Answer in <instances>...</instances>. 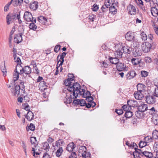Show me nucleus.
Listing matches in <instances>:
<instances>
[{"mask_svg":"<svg viewBox=\"0 0 158 158\" xmlns=\"http://www.w3.org/2000/svg\"><path fill=\"white\" fill-rule=\"evenodd\" d=\"M50 147L49 144L47 142H45L43 143V148L46 151H49Z\"/></svg>","mask_w":158,"mask_h":158,"instance_id":"79ce46f5","label":"nucleus"},{"mask_svg":"<svg viewBox=\"0 0 158 158\" xmlns=\"http://www.w3.org/2000/svg\"><path fill=\"white\" fill-rule=\"evenodd\" d=\"M145 99L146 102L149 104H153L156 101V98L154 96L150 95L146 96Z\"/></svg>","mask_w":158,"mask_h":158,"instance_id":"1a4fd4ad","label":"nucleus"},{"mask_svg":"<svg viewBox=\"0 0 158 158\" xmlns=\"http://www.w3.org/2000/svg\"><path fill=\"white\" fill-rule=\"evenodd\" d=\"M78 155L83 158H90L91 154L86 152V148L84 146H81L78 150Z\"/></svg>","mask_w":158,"mask_h":158,"instance_id":"20e7f679","label":"nucleus"},{"mask_svg":"<svg viewBox=\"0 0 158 158\" xmlns=\"http://www.w3.org/2000/svg\"><path fill=\"white\" fill-rule=\"evenodd\" d=\"M135 151L133 152V156L134 158H139L142 156L141 152L142 150L141 149L135 148Z\"/></svg>","mask_w":158,"mask_h":158,"instance_id":"dca6fc26","label":"nucleus"},{"mask_svg":"<svg viewBox=\"0 0 158 158\" xmlns=\"http://www.w3.org/2000/svg\"><path fill=\"white\" fill-rule=\"evenodd\" d=\"M134 95L135 98L137 100H141L144 97L143 92L138 91L134 93Z\"/></svg>","mask_w":158,"mask_h":158,"instance_id":"f3484780","label":"nucleus"},{"mask_svg":"<svg viewBox=\"0 0 158 158\" xmlns=\"http://www.w3.org/2000/svg\"><path fill=\"white\" fill-rule=\"evenodd\" d=\"M118 2L116 1L115 2V3L113 4V6H111L110 7H109L110 12L113 15L116 14L117 12V8L118 6Z\"/></svg>","mask_w":158,"mask_h":158,"instance_id":"9d476101","label":"nucleus"},{"mask_svg":"<svg viewBox=\"0 0 158 158\" xmlns=\"http://www.w3.org/2000/svg\"><path fill=\"white\" fill-rule=\"evenodd\" d=\"M127 105L131 108V107H135L137 106V102L135 101L132 100H128L127 102Z\"/></svg>","mask_w":158,"mask_h":158,"instance_id":"c756f323","label":"nucleus"},{"mask_svg":"<svg viewBox=\"0 0 158 158\" xmlns=\"http://www.w3.org/2000/svg\"><path fill=\"white\" fill-rule=\"evenodd\" d=\"M136 75V73L134 71H130L126 74V77L127 79L130 80L133 78Z\"/></svg>","mask_w":158,"mask_h":158,"instance_id":"2eb2a0df","label":"nucleus"},{"mask_svg":"<svg viewBox=\"0 0 158 158\" xmlns=\"http://www.w3.org/2000/svg\"><path fill=\"white\" fill-rule=\"evenodd\" d=\"M141 155H142V156H145L148 158L151 157L152 156V154L151 152L147 151H144L143 152L142 151V152H141Z\"/></svg>","mask_w":158,"mask_h":158,"instance_id":"c9c22d12","label":"nucleus"},{"mask_svg":"<svg viewBox=\"0 0 158 158\" xmlns=\"http://www.w3.org/2000/svg\"><path fill=\"white\" fill-rule=\"evenodd\" d=\"M158 5L157 3L154 4L151 8V12L153 16L156 17L158 15V10L157 7Z\"/></svg>","mask_w":158,"mask_h":158,"instance_id":"9b49d317","label":"nucleus"},{"mask_svg":"<svg viewBox=\"0 0 158 158\" xmlns=\"http://www.w3.org/2000/svg\"><path fill=\"white\" fill-rule=\"evenodd\" d=\"M30 141L32 145L34 147H35L38 144V142L35 137H31L30 138Z\"/></svg>","mask_w":158,"mask_h":158,"instance_id":"7c9ffc66","label":"nucleus"},{"mask_svg":"<svg viewBox=\"0 0 158 158\" xmlns=\"http://www.w3.org/2000/svg\"><path fill=\"white\" fill-rule=\"evenodd\" d=\"M93 98L91 96H90L86 98V100L87 102H88V103L91 102L92 101H93Z\"/></svg>","mask_w":158,"mask_h":158,"instance_id":"e2e57ef3","label":"nucleus"},{"mask_svg":"<svg viewBox=\"0 0 158 158\" xmlns=\"http://www.w3.org/2000/svg\"><path fill=\"white\" fill-rule=\"evenodd\" d=\"M23 1V0H13V4L15 6L21 5Z\"/></svg>","mask_w":158,"mask_h":158,"instance_id":"58836bf2","label":"nucleus"},{"mask_svg":"<svg viewBox=\"0 0 158 158\" xmlns=\"http://www.w3.org/2000/svg\"><path fill=\"white\" fill-rule=\"evenodd\" d=\"M121 48L123 52L126 54H130L132 50L131 48L127 46H121Z\"/></svg>","mask_w":158,"mask_h":158,"instance_id":"aec40b11","label":"nucleus"},{"mask_svg":"<svg viewBox=\"0 0 158 158\" xmlns=\"http://www.w3.org/2000/svg\"><path fill=\"white\" fill-rule=\"evenodd\" d=\"M152 138L156 139L158 138V131L156 130L154 131L152 134Z\"/></svg>","mask_w":158,"mask_h":158,"instance_id":"de8ad7c7","label":"nucleus"},{"mask_svg":"<svg viewBox=\"0 0 158 158\" xmlns=\"http://www.w3.org/2000/svg\"><path fill=\"white\" fill-rule=\"evenodd\" d=\"M17 19L18 20L19 23L21 24L22 23V21L20 19V12H17Z\"/></svg>","mask_w":158,"mask_h":158,"instance_id":"338daca9","label":"nucleus"},{"mask_svg":"<svg viewBox=\"0 0 158 158\" xmlns=\"http://www.w3.org/2000/svg\"><path fill=\"white\" fill-rule=\"evenodd\" d=\"M153 123L155 125H158V116L154 117L152 119Z\"/></svg>","mask_w":158,"mask_h":158,"instance_id":"4d7b16f0","label":"nucleus"},{"mask_svg":"<svg viewBox=\"0 0 158 158\" xmlns=\"http://www.w3.org/2000/svg\"><path fill=\"white\" fill-rule=\"evenodd\" d=\"M128 13L131 15H135L136 14V10L135 6L132 5H129L127 7Z\"/></svg>","mask_w":158,"mask_h":158,"instance_id":"f8f14e48","label":"nucleus"},{"mask_svg":"<svg viewBox=\"0 0 158 158\" xmlns=\"http://www.w3.org/2000/svg\"><path fill=\"white\" fill-rule=\"evenodd\" d=\"M152 47L151 43L148 42L143 43L141 46L142 50L145 53L149 52L151 49Z\"/></svg>","mask_w":158,"mask_h":158,"instance_id":"423d86ee","label":"nucleus"},{"mask_svg":"<svg viewBox=\"0 0 158 158\" xmlns=\"http://www.w3.org/2000/svg\"><path fill=\"white\" fill-rule=\"evenodd\" d=\"M13 0H11V1L8 2L4 7V11H7L9 9L10 6L12 3Z\"/></svg>","mask_w":158,"mask_h":158,"instance_id":"8fccbe9b","label":"nucleus"},{"mask_svg":"<svg viewBox=\"0 0 158 158\" xmlns=\"http://www.w3.org/2000/svg\"><path fill=\"white\" fill-rule=\"evenodd\" d=\"M125 38L126 40L129 41L133 40L135 38L134 34L133 33L129 32L126 34Z\"/></svg>","mask_w":158,"mask_h":158,"instance_id":"a211bd4d","label":"nucleus"},{"mask_svg":"<svg viewBox=\"0 0 158 158\" xmlns=\"http://www.w3.org/2000/svg\"><path fill=\"white\" fill-rule=\"evenodd\" d=\"M75 147L73 142L69 144L66 147V150L69 152H72Z\"/></svg>","mask_w":158,"mask_h":158,"instance_id":"2f4dec72","label":"nucleus"},{"mask_svg":"<svg viewBox=\"0 0 158 158\" xmlns=\"http://www.w3.org/2000/svg\"><path fill=\"white\" fill-rule=\"evenodd\" d=\"M147 144L144 141H141L139 143V146L140 148H142L146 146Z\"/></svg>","mask_w":158,"mask_h":158,"instance_id":"5fc2aeb1","label":"nucleus"},{"mask_svg":"<svg viewBox=\"0 0 158 158\" xmlns=\"http://www.w3.org/2000/svg\"><path fill=\"white\" fill-rule=\"evenodd\" d=\"M138 109L143 112L148 110V105L146 104L142 103L138 107Z\"/></svg>","mask_w":158,"mask_h":158,"instance_id":"5701e85b","label":"nucleus"},{"mask_svg":"<svg viewBox=\"0 0 158 158\" xmlns=\"http://www.w3.org/2000/svg\"><path fill=\"white\" fill-rule=\"evenodd\" d=\"M23 18L27 22H36V19L32 17L31 13L27 11L25 12Z\"/></svg>","mask_w":158,"mask_h":158,"instance_id":"39448f33","label":"nucleus"},{"mask_svg":"<svg viewBox=\"0 0 158 158\" xmlns=\"http://www.w3.org/2000/svg\"><path fill=\"white\" fill-rule=\"evenodd\" d=\"M47 84L45 81H41L39 84V86L40 88L47 87Z\"/></svg>","mask_w":158,"mask_h":158,"instance_id":"6e6d98bb","label":"nucleus"},{"mask_svg":"<svg viewBox=\"0 0 158 158\" xmlns=\"http://www.w3.org/2000/svg\"><path fill=\"white\" fill-rule=\"evenodd\" d=\"M38 21L44 25H49L51 24L49 19L44 16L41 15L38 18Z\"/></svg>","mask_w":158,"mask_h":158,"instance_id":"0eeeda50","label":"nucleus"},{"mask_svg":"<svg viewBox=\"0 0 158 158\" xmlns=\"http://www.w3.org/2000/svg\"><path fill=\"white\" fill-rule=\"evenodd\" d=\"M136 3L139 5L143 11H145V7L143 5V2L142 0H136Z\"/></svg>","mask_w":158,"mask_h":158,"instance_id":"473e14b6","label":"nucleus"},{"mask_svg":"<svg viewBox=\"0 0 158 158\" xmlns=\"http://www.w3.org/2000/svg\"><path fill=\"white\" fill-rule=\"evenodd\" d=\"M137 91L143 93L145 90V86L142 84H138L137 85Z\"/></svg>","mask_w":158,"mask_h":158,"instance_id":"bb28decb","label":"nucleus"},{"mask_svg":"<svg viewBox=\"0 0 158 158\" xmlns=\"http://www.w3.org/2000/svg\"><path fill=\"white\" fill-rule=\"evenodd\" d=\"M98 9V6L96 4H94L93 6L92 10L93 11H97Z\"/></svg>","mask_w":158,"mask_h":158,"instance_id":"680f3d73","label":"nucleus"},{"mask_svg":"<svg viewBox=\"0 0 158 158\" xmlns=\"http://www.w3.org/2000/svg\"><path fill=\"white\" fill-rule=\"evenodd\" d=\"M66 55V53L64 52H63L61 55H58L57 57V60H58V59L59 57H60V59L58 61V63H59L60 62V64H59V66H61L63 64L64 62V58L65 57Z\"/></svg>","mask_w":158,"mask_h":158,"instance_id":"4468645a","label":"nucleus"},{"mask_svg":"<svg viewBox=\"0 0 158 158\" xmlns=\"http://www.w3.org/2000/svg\"><path fill=\"white\" fill-rule=\"evenodd\" d=\"M131 62L133 65H137L140 63L141 60L137 58H133L131 60Z\"/></svg>","mask_w":158,"mask_h":158,"instance_id":"72a5a7b5","label":"nucleus"},{"mask_svg":"<svg viewBox=\"0 0 158 158\" xmlns=\"http://www.w3.org/2000/svg\"><path fill=\"white\" fill-rule=\"evenodd\" d=\"M20 90V86L18 85H15L14 88H11V92L14 93L15 95H16V94H19Z\"/></svg>","mask_w":158,"mask_h":158,"instance_id":"6ab92c4d","label":"nucleus"},{"mask_svg":"<svg viewBox=\"0 0 158 158\" xmlns=\"http://www.w3.org/2000/svg\"><path fill=\"white\" fill-rule=\"evenodd\" d=\"M17 13L15 14H8L6 17V23L9 25L11 23L13 22L17 19Z\"/></svg>","mask_w":158,"mask_h":158,"instance_id":"6e6552de","label":"nucleus"},{"mask_svg":"<svg viewBox=\"0 0 158 158\" xmlns=\"http://www.w3.org/2000/svg\"><path fill=\"white\" fill-rule=\"evenodd\" d=\"M141 75L143 77H147L148 74V73L145 71H141Z\"/></svg>","mask_w":158,"mask_h":158,"instance_id":"13d9d810","label":"nucleus"},{"mask_svg":"<svg viewBox=\"0 0 158 158\" xmlns=\"http://www.w3.org/2000/svg\"><path fill=\"white\" fill-rule=\"evenodd\" d=\"M122 108L123 110L124 111H125L126 112L130 110L131 109L129 106H128V105L127 106V105H124L123 106Z\"/></svg>","mask_w":158,"mask_h":158,"instance_id":"603ef678","label":"nucleus"},{"mask_svg":"<svg viewBox=\"0 0 158 158\" xmlns=\"http://www.w3.org/2000/svg\"><path fill=\"white\" fill-rule=\"evenodd\" d=\"M96 103L92 101L91 102L89 103H87L86 105V107L88 108H90L91 107H94L96 105Z\"/></svg>","mask_w":158,"mask_h":158,"instance_id":"3c124183","label":"nucleus"},{"mask_svg":"<svg viewBox=\"0 0 158 158\" xmlns=\"http://www.w3.org/2000/svg\"><path fill=\"white\" fill-rule=\"evenodd\" d=\"M60 48V46L59 45H57L55 46L54 49V51L57 53L58 52Z\"/></svg>","mask_w":158,"mask_h":158,"instance_id":"69168bd1","label":"nucleus"},{"mask_svg":"<svg viewBox=\"0 0 158 158\" xmlns=\"http://www.w3.org/2000/svg\"><path fill=\"white\" fill-rule=\"evenodd\" d=\"M68 92L62 93L63 96V101L64 103L66 105L70 104L72 101V99H75L74 97H73L72 93Z\"/></svg>","mask_w":158,"mask_h":158,"instance_id":"f03ea898","label":"nucleus"},{"mask_svg":"<svg viewBox=\"0 0 158 158\" xmlns=\"http://www.w3.org/2000/svg\"><path fill=\"white\" fill-rule=\"evenodd\" d=\"M18 71V69L16 70V69L14 71L15 73L14 74L13 77V80L14 81L17 80L19 78V75L20 74Z\"/></svg>","mask_w":158,"mask_h":158,"instance_id":"f704fd0d","label":"nucleus"},{"mask_svg":"<svg viewBox=\"0 0 158 158\" xmlns=\"http://www.w3.org/2000/svg\"><path fill=\"white\" fill-rule=\"evenodd\" d=\"M34 115L33 113L31 111L28 112L25 117L29 121H31L34 118Z\"/></svg>","mask_w":158,"mask_h":158,"instance_id":"c85d7f7f","label":"nucleus"},{"mask_svg":"<svg viewBox=\"0 0 158 158\" xmlns=\"http://www.w3.org/2000/svg\"><path fill=\"white\" fill-rule=\"evenodd\" d=\"M82 91H81V93L78 95H82L83 98H86L91 96V94L90 92L88 91H85L84 89H82Z\"/></svg>","mask_w":158,"mask_h":158,"instance_id":"412c9836","label":"nucleus"},{"mask_svg":"<svg viewBox=\"0 0 158 158\" xmlns=\"http://www.w3.org/2000/svg\"><path fill=\"white\" fill-rule=\"evenodd\" d=\"M117 70L119 71L126 70V64L123 63L119 62L116 65Z\"/></svg>","mask_w":158,"mask_h":158,"instance_id":"ddd939ff","label":"nucleus"},{"mask_svg":"<svg viewBox=\"0 0 158 158\" xmlns=\"http://www.w3.org/2000/svg\"><path fill=\"white\" fill-rule=\"evenodd\" d=\"M104 3L105 6L108 8L110 7L111 6H113L114 3H115V2L114 0H106Z\"/></svg>","mask_w":158,"mask_h":158,"instance_id":"393cba45","label":"nucleus"},{"mask_svg":"<svg viewBox=\"0 0 158 158\" xmlns=\"http://www.w3.org/2000/svg\"><path fill=\"white\" fill-rule=\"evenodd\" d=\"M153 148L155 152L158 151V142H155L153 145Z\"/></svg>","mask_w":158,"mask_h":158,"instance_id":"052dcab7","label":"nucleus"},{"mask_svg":"<svg viewBox=\"0 0 158 158\" xmlns=\"http://www.w3.org/2000/svg\"><path fill=\"white\" fill-rule=\"evenodd\" d=\"M109 61L112 64H117L119 62V59L116 56L115 57H110L109 59Z\"/></svg>","mask_w":158,"mask_h":158,"instance_id":"cd10ccee","label":"nucleus"},{"mask_svg":"<svg viewBox=\"0 0 158 158\" xmlns=\"http://www.w3.org/2000/svg\"><path fill=\"white\" fill-rule=\"evenodd\" d=\"M68 79L70 81H72V82H75V81H74V76L73 75V74H70L68 75Z\"/></svg>","mask_w":158,"mask_h":158,"instance_id":"bf43d9fd","label":"nucleus"},{"mask_svg":"<svg viewBox=\"0 0 158 158\" xmlns=\"http://www.w3.org/2000/svg\"><path fill=\"white\" fill-rule=\"evenodd\" d=\"M144 141L147 144L153 141V138L150 136H148L144 139Z\"/></svg>","mask_w":158,"mask_h":158,"instance_id":"4c0bfd02","label":"nucleus"},{"mask_svg":"<svg viewBox=\"0 0 158 158\" xmlns=\"http://www.w3.org/2000/svg\"><path fill=\"white\" fill-rule=\"evenodd\" d=\"M73 83V82L70 81L68 79L66 80L64 82V85L66 86H68V87H69L70 85H71L72 83Z\"/></svg>","mask_w":158,"mask_h":158,"instance_id":"09e8293b","label":"nucleus"},{"mask_svg":"<svg viewBox=\"0 0 158 158\" xmlns=\"http://www.w3.org/2000/svg\"><path fill=\"white\" fill-rule=\"evenodd\" d=\"M77 156L76 153L75 152H72L71 153V155L69 156V158H77Z\"/></svg>","mask_w":158,"mask_h":158,"instance_id":"0e129e2a","label":"nucleus"},{"mask_svg":"<svg viewBox=\"0 0 158 158\" xmlns=\"http://www.w3.org/2000/svg\"><path fill=\"white\" fill-rule=\"evenodd\" d=\"M18 69L20 71L19 74L21 75L25 74L29 75L31 72L30 67L28 66H26L23 68L21 65H18L16 67V70Z\"/></svg>","mask_w":158,"mask_h":158,"instance_id":"7ed1b4c3","label":"nucleus"},{"mask_svg":"<svg viewBox=\"0 0 158 158\" xmlns=\"http://www.w3.org/2000/svg\"><path fill=\"white\" fill-rule=\"evenodd\" d=\"M73 82V83H72L69 87H68L67 90L70 93L72 92L73 97H74L75 98H76L78 94L81 93V86L78 83Z\"/></svg>","mask_w":158,"mask_h":158,"instance_id":"f257e3e1","label":"nucleus"},{"mask_svg":"<svg viewBox=\"0 0 158 158\" xmlns=\"http://www.w3.org/2000/svg\"><path fill=\"white\" fill-rule=\"evenodd\" d=\"M79 102V105H80L81 106H86V105H87V103L86 101L83 99H81L80 100Z\"/></svg>","mask_w":158,"mask_h":158,"instance_id":"864d4df0","label":"nucleus"},{"mask_svg":"<svg viewBox=\"0 0 158 158\" xmlns=\"http://www.w3.org/2000/svg\"><path fill=\"white\" fill-rule=\"evenodd\" d=\"M32 23L30 24L29 25V28L30 29H32L34 31H35L37 28L35 24V23L36 22H31Z\"/></svg>","mask_w":158,"mask_h":158,"instance_id":"c03bdc74","label":"nucleus"},{"mask_svg":"<svg viewBox=\"0 0 158 158\" xmlns=\"http://www.w3.org/2000/svg\"><path fill=\"white\" fill-rule=\"evenodd\" d=\"M1 69L2 72L3 73V76H5L6 75V71L5 63L1 66Z\"/></svg>","mask_w":158,"mask_h":158,"instance_id":"a19ab883","label":"nucleus"},{"mask_svg":"<svg viewBox=\"0 0 158 158\" xmlns=\"http://www.w3.org/2000/svg\"><path fill=\"white\" fill-rule=\"evenodd\" d=\"M115 111L119 115L122 114L123 113V110L121 109H116Z\"/></svg>","mask_w":158,"mask_h":158,"instance_id":"774afa93","label":"nucleus"},{"mask_svg":"<svg viewBox=\"0 0 158 158\" xmlns=\"http://www.w3.org/2000/svg\"><path fill=\"white\" fill-rule=\"evenodd\" d=\"M15 61L16 62L17 64L16 66L18 65H21V61L19 57H17L16 56H13Z\"/></svg>","mask_w":158,"mask_h":158,"instance_id":"37998d69","label":"nucleus"},{"mask_svg":"<svg viewBox=\"0 0 158 158\" xmlns=\"http://www.w3.org/2000/svg\"><path fill=\"white\" fill-rule=\"evenodd\" d=\"M140 35L143 40L145 41L147 40L148 38L147 35L143 31L141 32Z\"/></svg>","mask_w":158,"mask_h":158,"instance_id":"ea45409f","label":"nucleus"},{"mask_svg":"<svg viewBox=\"0 0 158 158\" xmlns=\"http://www.w3.org/2000/svg\"><path fill=\"white\" fill-rule=\"evenodd\" d=\"M63 152V150L62 147H60L59 149L57 150L56 152V156L58 157L60 156Z\"/></svg>","mask_w":158,"mask_h":158,"instance_id":"49530a36","label":"nucleus"},{"mask_svg":"<svg viewBox=\"0 0 158 158\" xmlns=\"http://www.w3.org/2000/svg\"><path fill=\"white\" fill-rule=\"evenodd\" d=\"M22 35L20 34H16L14 38V41L17 44L19 43L22 40Z\"/></svg>","mask_w":158,"mask_h":158,"instance_id":"4be33fe9","label":"nucleus"},{"mask_svg":"<svg viewBox=\"0 0 158 158\" xmlns=\"http://www.w3.org/2000/svg\"><path fill=\"white\" fill-rule=\"evenodd\" d=\"M123 51L121 48V46H120L118 49L116 50L114 53L115 56L118 58H120L122 57L123 53Z\"/></svg>","mask_w":158,"mask_h":158,"instance_id":"b1692460","label":"nucleus"},{"mask_svg":"<svg viewBox=\"0 0 158 158\" xmlns=\"http://www.w3.org/2000/svg\"><path fill=\"white\" fill-rule=\"evenodd\" d=\"M133 115V113L132 112L129 110L127 112H125V117L127 118H129L131 117Z\"/></svg>","mask_w":158,"mask_h":158,"instance_id":"a18cd8bd","label":"nucleus"},{"mask_svg":"<svg viewBox=\"0 0 158 158\" xmlns=\"http://www.w3.org/2000/svg\"><path fill=\"white\" fill-rule=\"evenodd\" d=\"M135 115L138 118H142L143 117V112L138 110L135 112Z\"/></svg>","mask_w":158,"mask_h":158,"instance_id":"e433bc0d","label":"nucleus"},{"mask_svg":"<svg viewBox=\"0 0 158 158\" xmlns=\"http://www.w3.org/2000/svg\"><path fill=\"white\" fill-rule=\"evenodd\" d=\"M38 5L36 2H34L30 4L29 7L32 10H35L38 8Z\"/></svg>","mask_w":158,"mask_h":158,"instance_id":"a878e982","label":"nucleus"}]
</instances>
